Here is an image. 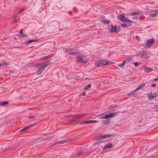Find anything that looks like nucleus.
Instances as JSON below:
<instances>
[{"label":"nucleus","instance_id":"obj_2","mask_svg":"<svg viewBox=\"0 0 158 158\" xmlns=\"http://www.w3.org/2000/svg\"><path fill=\"white\" fill-rule=\"evenodd\" d=\"M112 63L113 62L106 60H101L95 63V65L96 67H98L107 65L108 64H110Z\"/></svg>","mask_w":158,"mask_h":158},{"label":"nucleus","instance_id":"obj_11","mask_svg":"<svg viewBox=\"0 0 158 158\" xmlns=\"http://www.w3.org/2000/svg\"><path fill=\"white\" fill-rule=\"evenodd\" d=\"M111 29L110 30V32H114L116 31L117 29V27L116 26L112 25L111 26Z\"/></svg>","mask_w":158,"mask_h":158},{"label":"nucleus","instance_id":"obj_45","mask_svg":"<svg viewBox=\"0 0 158 158\" xmlns=\"http://www.w3.org/2000/svg\"><path fill=\"white\" fill-rule=\"evenodd\" d=\"M156 86V84H155V83H153V84L151 85V86L152 87H155V86Z\"/></svg>","mask_w":158,"mask_h":158},{"label":"nucleus","instance_id":"obj_39","mask_svg":"<svg viewBox=\"0 0 158 158\" xmlns=\"http://www.w3.org/2000/svg\"><path fill=\"white\" fill-rule=\"evenodd\" d=\"M132 19H137L138 18L137 16H135L133 17H132Z\"/></svg>","mask_w":158,"mask_h":158},{"label":"nucleus","instance_id":"obj_23","mask_svg":"<svg viewBox=\"0 0 158 158\" xmlns=\"http://www.w3.org/2000/svg\"><path fill=\"white\" fill-rule=\"evenodd\" d=\"M36 40H30L26 42L25 43L26 44H30L32 42H36Z\"/></svg>","mask_w":158,"mask_h":158},{"label":"nucleus","instance_id":"obj_30","mask_svg":"<svg viewBox=\"0 0 158 158\" xmlns=\"http://www.w3.org/2000/svg\"><path fill=\"white\" fill-rule=\"evenodd\" d=\"M132 58L131 57H127L126 60H125V61H126L127 62V63L128 62H129L130 60H131Z\"/></svg>","mask_w":158,"mask_h":158},{"label":"nucleus","instance_id":"obj_33","mask_svg":"<svg viewBox=\"0 0 158 158\" xmlns=\"http://www.w3.org/2000/svg\"><path fill=\"white\" fill-rule=\"evenodd\" d=\"M23 29H22L19 32V34L20 36H22L23 34Z\"/></svg>","mask_w":158,"mask_h":158},{"label":"nucleus","instance_id":"obj_6","mask_svg":"<svg viewBox=\"0 0 158 158\" xmlns=\"http://www.w3.org/2000/svg\"><path fill=\"white\" fill-rule=\"evenodd\" d=\"M97 122H98V121L96 120H90L81 121L80 122V124L81 125L83 124H89L93 123H96Z\"/></svg>","mask_w":158,"mask_h":158},{"label":"nucleus","instance_id":"obj_53","mask_svg":"<svg viewBox=\"0 0 158 158\" xmlns=\"http://www.w3.org/2000/svg\"><path fill=\"white\" fill-rule=\"evenodd\" d=\"M29 110H32V109H31L29 108Z\"/></svg>","mask_w":158,"mask_h":158},{"label":"nucleus","instance_id":"obj_42","mask_svg":"<svg viewBox=\"0 0 158 158\" xmlns=\"http://www.w3.org/2000/svg\"><path fill=\"white\" fill-rule=\"evenodd\" d=\"M23 10V8H22L21 9H20V10L18 13L19 14Z\"/></svg>","mask_w":158,"mask_h":158},{"label":"nucleus","instance_id":"obj_13","mask_svg":"<svg viewBox=\"0 0 158 158\" xmlns=\"http://www.w3.org/2000/svg\"><path fill=\"white\" fill-rule=\"evenodd\" d=\"M145 86V83H143L141 85H139L134 90V91H136L138 90L141 89V88Z\"/></svg>","mask_w":158,"mask_h":158},{"label":"nucleus","instance_id":"obj_12","mask_svg":"<svg viewBox=\"0 0 158 158\" xmlns=\"http://www.w3.org/2000/svg\"><path fill=\"white\" fill-rule=\"evenodd\" d=\"M33 126H34V125L32 124V125H30L29 126H27L26 127H25L23 129H21L20 130V131L28 130L31 127H32Z\"/></svg>","mask_w":158,"mask_h":158},{"label":"nucleus","instance_id":"obj_21","mask_svg":"<svg viewBox=\"0 0 158 158\" xmlns=\"http://www.w3.org/2000/svg\"><path fill=\"white\" fill-rule=\"evenodd\" d=\"M102 22L103 23H105L107 24H109L110 23V20L105 19L102 20Z\"/></svg>","mask_w":158,"mask_h":158},{"label":"nucleus","instance_id":"obj_19","mask_svg":"<svg viewBox=\"0 0 158 158\" xmlns=\"http://www.w3.org/2000/svg\"><path fill=\"white\" fill-rule=\"evenodd\" d=\"M126 63L127 62H126V61H125V60H124L122 62V63L121 64H118V65L121 68H123L124 67V64Z\"/></svg>","mask_w":158,"mask_h":158},{"label":"nucleus","instance_id":"obj_16","mask_svg":"<svg viewBox=\"0 0 158 158\" xmlns=\"http://www.w3.org/2000/svg\"><path fill=\"white\" fill-rule=\"evenodd\" d=\"M144 71L145 72L148 73L150 72L153 70L152 69L149 68L147 67L146 66L144 67Z\"/></svg>","mask_w":158,"mask_h":158},{"label":"nucleus","instance_id":"obj_28","mask_svg":"<svg viewBox=\"0 0 158 158\" xmlns=\"http://www.w3.org/2000/svg\"><path fill=\"white\" fill-rule=\"evenodd\" d=\"M91 87V84H88L87 85V86H85V87L84 89H89V88H90Z\"/></svg>","mask_w":158,"mask_h":158},{"label":"nucleus","instance_id":"obj_32","mask_svg":"<svg viewBox=\"0 0 158 158\" xmlns=\"http://www.w3.org/2000/svg\"><path fill=\"white\" fill-rule=\"evenodd\" d=\"M102 138H103L102 136L99 137L97 136L96 138V139L97 140H100Z\"/></svg>","mask_w":158,"mask_h":158},{"label":"nucleus","instance_id":"obj_50","mask_svg":"<svg viewBox=\"0 0 158 158\" xmlns=\"http://www.w3.org/2000/svg\"><path fill=\"white\" fill-rule=\"evenodd\" d=\"M118 112H115V113H114V115H118Z\"/></svg>","mask_w":158,"mask_h":158},{"label":"nucleus","instance_id":"obj_22","mask_svg":"<svg viewBox=\"0 0 158 158\" xmlns=\"http://www.w3.org/2000/svg\"><path fill=\"white\" fill-rule=\"evenodd\" d=\"M102 122L103 124L105 125L109 124L110 123V120L109 119L104 120L102 121Z\"/></svg>","mask_w":158,"mask_h":158},{"label":"nucleus","instance_id":"obj_14","mask_svg":"<svg viewBox=\"0 0 158 158\" xmlns=\"http://www.w3.org/2000/svg\"><path fill=\"white\" fill-rule=\"evenodd\" d=\"M115 136V135L114 134H106L102 136L103 138H108L110 137H114Z\"/></svg>","mask_w":158,"mask_h":158},{"label":"nucleus","instance_id":"obj_1","mask_svg":"<svg viewBox=\"0 0 158 158\" xmlns=\"http://www.w3.org/2000/svg\"><path fill=\"white\" fill-rule=\"evenodd\" d=\"M84 115V114H82L73 116L71 119L67 122V124H70L75 121H78L79 119L82 118Z\"/></svg>","mask_w":158,"mask_h":158},{"label":"nucleus","instance_id":"obj_27","mask_svg":"<svg viewBox=\"0 0 158 158\" xmlns=\"http://www.w3.org/2000/svg\"><path fill=\"white\" fill-rule=\"evenodd\" d=\"M157 14V12L156 11L154 13H151L150 15V16L152 17H154Z\"/></svg>","mask_w":158,"mask_h":158},{"label":"nucleus","instance_id":"obj_49","mask_svg":"<svg viewBox=\"0 0 158 158\" xmlns=\"http://www.w3.org/2000/svg\"><path fill=\"white\" fill-rule=\"evenodd\" d=\"M34 116H29V117H28V118H30V119H31V118H34Z\"/></svg>","mask_w":158,"mask_h":158},{"label":"nucleus","instance_id":"obj_17","mask_svg":"<svg viewBox=\"0 0 158 158\" xmlns=\"http://www.w3.org/2000/svg\"><path fill=\"white\" fill-rule=\"evenodd\" d=\"M141 14V13L139 11H135L131 13L130 14V15L132 16H135L136 15H139Z\"/></svg>","mask_w":158,"mask_h":158},{"label":"nucleus","instance_id":"obj_51","mask_svg":"<svg viewBox=\"0 0 158 158\" xmlns=\"http://www.w3.org/2000/svg\"><path fill=\"white\" fill-rule=\"evenodd\" d=\"M127 95L128 96H129L130 95H131V93H130L127 94Z\"/></svg>","mask_w":158,"mask_h":158},{"label":"nucleus","instance_id":"obj_25","mask_svg":"<svg viewBox=\"0 0 158 158\" xmlns=\"http://www.w3.org/2000/svg\"><path fill=\"white\" fill-rule=\"evenodd\" d=\"M148 98L149 99L151 100L154 98V96H153V94H151V93L148 95Z\"/></svg>","mask_w":158,"mask_h":158},{"label":"nucleus","instance_id":"obj_41","mask_svg":"<svg viewBox=\"0 0 158 158\" xmlns=\"http://www.w3.org/2000/svg\"><path fill=\"white\" fill-rule=\"evenodd\" d=\"M13 22L14 23H16L17 22V20L16 19H16L15 18L13 19Z\"/></svg>","mask_w":158,"mask_h":158},{"label":"nucleus","instance_id":"obj_54","mask_svg":"<svg viewBox=\"0 0 158 158\" xmlns=\"http://www.w3.org/2000/svg\"><path fill=\"white\" fill-rule=\"evenodd\" d=\"M74 9H76L75 8V7H74Z\"/></svg>","mask_w":158,"mask_h":158},{"label":"nucleus","instance_id":"obj_35","mask_svg":"<svg viewBox=\"0 0 158 158\" xmlns=\"http://www.w3.org/2000/svg\"><path fill=\"white\" fill-rule=\"evenodd\" d=\"M2 64H3L5 65H8L9 64V63H8L7 62H5L2 63Z\"/></svg>","mask_w":158,"mask_h":158},{"label":"nucleus","instance_id":"obj_4","mask_svg":"<svg viewBox=\"0 0 158 158\" xmlns=\"http://www.w3.org/2000/svg\"><path fill=\"white\" fill-rule=\"evenodd\" d=\"M118 19L120 21H125L129 23V24H131V23H133V22L130 20L127 17L124 16L123 13L122 14L118 15Z\"/></svg>","mask_w":158,"mask_h":158},{"label":"nucleus","instance_id":"obj_24","mask_svg":"<svg viewBox=\"0 0 158 158\" xmlns=\"http://www.w3.org/2000/svg\"><path fill=\"white\" fill-rule=\"evenodd\" d=\"M132 25L131 24H129L128 25H126V24H121V27H125L127 26H131Z\"/></svg>","mask_w":158,"mask_h":158},{"label":"nucleus","instance_id":"obj_34","mask_svg":"<svg viewBox=\"0 0 158 158\" xmlns=\"http://www.w3.org/2000/svg\"><path fill=\"white\" fill-rule=\"evenodd\" d=\"M82 60H83V59H82V58L80 57V58H79L78 59V61H79L82 62L83 63H85V61H83Z\"/></svg>","mask_w":158,"mask_h":158},{"label":"nucleus","instance_id":"obj_43","mask_svg":"<svg viewBox=\"0 0 158 158\" xmlns=\"http://www.w3.org/2000/svg\"><path fill=\"white\" fill-rule=\"evenodd\" d=\"M135 38L137 40H139V38L138 36H136Z\"/></svg>","mask_w":158,"mask_h":158},{"label":"nucleus","instance_id":"obj_18","mask_svg":"<svg viewBox=\"0 0 158 158\" xmlns=\"http://www.w3.org/2000/svg\"><path fill=\"white\" fill-rule=\"evenodd\" d=\"M50 60H48L46 62V63H44V65L42 66V67L44 69H45L46 66L48 65V64H51Z\"/></svg>","mask_w":158,"mask_h":158},{"label":"nucleus","instance_id":"obj_40","mask_svg":"<svg viewBox=\"0 0 158 158\" xmlns=\"http://www.w3.org/2000/svg\"><path fill=\"white\" fill-rule=\"evenodd\" d=\"M80 95L85 96V92L82 93L81 94H80Z\"/></svg>","mask_w":158,"mask_h":158},{"label":"nucleus","instance_id":"obj_31","mask_svg":"<svg viewBox=\"0 0 158 158\" xmlns=\"http://www.w3.org/2000/svg\"><path fill=\"white\" fill-rule=\"evenodd\" d=\"M67 141H68V140H64L61 141H60L59 142H58V143H60V144H62V143H65Z\"/></svg>","mask_w":158,"mask_h":158},{"label":"nucleus","instance_id":"obj_5","mask_svg":"<svg viewBox=\"0 0 158 158\" xmlns=\"http://www.w3.org/2000/svg\"><path fill=\"white\" fill-rule=\"evenodd\" d=\"M155 43L154 39L152 38L149 39H148L146 41V43L145 45V48L147 47L148 48L149 47Z\"/></svg>","mask_w":158,"mask_h":158},{"label":"nucleus","instance_id":"obj_38","mask_svg":"<svg viewBox=\"0 0 158 158\" xmlns=\"http://www.w3.org/2000/svg\"><path fill=\"white\" fill-rule=\"evenodd\" d=\"M17 15H13L12 17V18H13V19H16V17H17Z\"/></svg>","mask_w":158,"mask_h":158},{"label":"nucleus","instance_id":"obj_48","mask_svg":"<svg viewBox=\"0 0 158 158\" xmlns=\"http://www.w3.org/2000/svg\"><path fill=\"white\" fill-rule=\"evenodd\" d=\"M154 81H158V77L157 78H154Z\"/></svg>","mask_w":158,"mask_h":158},{"label":"nucleus","instance_id":"obj_10","mask_svg":"<svg viewBox=\"0 0 158 158\" xmlns=\"http://www.w3.org/2000/svg\"><path fill=\"white\" fill-rule=\"evenodd\" d=\"M113 146V144L110 143H109L105 145L104 147L103 148V149H107V148H111Z\"/></svg>","mask_w":158,"mask_h":158},{"label":"nucleus","instance_id":"obj_37","mask_svg":"<svg viewBox=\"0 0 158 158\" xmlns=\"http://www.w3.org/2000/svg\"><path fill=\"white\" fill-rule=\"evenodd\" d=\"M99 118L101 119H104V116H101V115H100L99 116Z\"/></svg>","mask_w":158,"mask_h":158},{"label":"nucleus","instance_id":"obj_47","mask_svg":"<svg viewBox=\"0 0 158 158\" xmlns=\"http://www.w3.org/2000/svg\"><path fill=\"white\" fill-rule=\"evenodd\" d=\"M135 91H134V90H133L132 91H131L130 92V93H131V94H134V92H135Z\"/></svg>","mask_w":158,"mask_h":158},{"label":"nucleus","instance_id":"obj_44","mask_svg":"<svg viewBox=\"0 0 158 158\" xmlns=\"http://www.w3.org/2000/svg\"><path fill=\"white\" fill-rule=\"evenodd\" d=\"M22 36L25 37H27V35L26 34H23V35Z\"/></svg>","mask_w":158,"mask_h":158},{"label":"nucleus","instance_id":"obj_3","mask_svg":"<svg viewBox=\"0 0 158 158\" xmlns=\"http://www.w3.org/2000/svg\"><path fill=\"white\" fill-rule=\"evenodd\" d=\"M66 51L68 52V53L70 55H76L78 57H79L78 56L80 52L77 51L76 48L70 49L69 48H66Z\"/></svg>","mask_w":158,"mask_h":158},{"label":"nucleus","instance_id":"obj_15","mask_svg":"<svg viewBox=\"0 0 158 158\" xmlns=\"http://www.w3.org/2000/svg\"><path fill=\"white\" fill-rule=\"evenodd\" d=\"M53 56L54 54H52L51 55H49L44 57L42 59L44 60H46L50 58L51 57Z\"/></svg>","mask_w":158,"mask_h":158},{"label":"nucleus","instance_id":"obj_7","mask_svg":"<svg viewBox=\"0 0 158 158\" xmlns=\"http://www.w3.org/2000/svg\"><path fill=\"white\" fill-rule=\"evenodd\" d=\"M139 55L141 57L144 59H147L148 58V53L145 50L140 52L139 53Z\"/></svg>","mask_w":158,"mask_h":158},{"label":"nucleus","instance_id":"obj_20","mask_svg":"<svg viewBox=\"0 0 158 158\" xmlns=\"http://www.w3.org/2000/svg\"><path fill=\"white\" fill-rule=\"evenodd\" d=\"M8 102L7 101H2L0 102V105L4 106L8 104Z\"/></svg>","mask_w":158,"mask_h":158},{"label":"nucleus","instance_id":"obj_9","mask_svg":"<svg viewBox=\"0 0 158 158\" xmlns=\"http://www.w3.org/2000/svg\"><path fill=\"white\" fill-rule=\"evenodd\" d=\"M44 69L42 67V66L39 68L38 70L36 71V73L37 75L41 74L43 71L44 70Z\"/></svg>","mask_w":158,"mask_h":158},{"label":"nucleus","instance_id":"obj_8","mask_svg":"<svg viewBox=\"0 0 158 158\" xmlns=\"http://www.w3.org/2000/svg\"><path fill=\"white\" fill-rule=\"evenodd\" d=\"M114 116V114L111 113L109 114H106L104 116V119H108L109 118L113 117Z\"/></svg>","mask_w":158,"mask_h":158},{"label":"nucleus","instance_id":"obj_52","mask_svg":"<svg viewBox=\"0 0 158 158\" xmlns=\"http://www.w3.org/2000/svg\"><path fill=\"white\" fill-rule=\"evenodd\" d=\"M3 65V64L0 63V66L2 65Z\"/></svg>","mask_w":158,"mask_h":158},{"label":"nucleus","instance_id":"obj_46","mask_svg":"<svg viewBox=\"0 0 158 158\" xmlns=\"http://www.w3.org/2000/svg\"><path fill=\"white\" fill-rule=\"evenodd\" d=\"M153 96H154V97L155 98V97H156L157 96V94H156V93H154V94H153Z\"/></svg>","mask_w":158,"mask_h":158},{"label":"nucleus","instance_id":"obj_29","mask_svg":"<svg viewBox=\"0 0 158 158\" xmlns=\"http://www.w3.org/2000/svg\"><path fill=\"white\" fill-rule=\"evenodd\" d=\"M82 151L80 152H77L76 155L75 156L76 157H77L81 155L82 154Z\"/></svg>","mask_w":158,"mask_h":158},{"label":"nucleus","instance_id":"obj_36","mask_svg":"<svg viewBox=\"0 0 158 158\" xmlns=\"http://www.w3.org/2000/svg\"><path fill=\"white\" fill-rule=\"evenodd\" d=\"M134 63L135 66L137 67L138 66V64L137 62H135Z\"/></svg>","mask_w":158,"mask_h":158},{"label":"nucleus","instance_id":"obj_26","mask_svg":"<svg viewBox=\"0 0 158 158\" xmlns=\"http://www.w3.org/2000/svg\"><path fill=\"white\" fill-rule=\"evenodd\" d=\"M117 106V105H112L109 106V108L111 110H112L115 108Z\"/></svg>","mask_w":158,"mask_h":158}]
</instances>
